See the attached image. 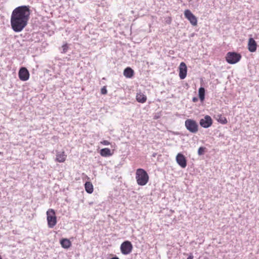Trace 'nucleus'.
I'll return each mask as SVG.
<instances>
[{"instance_id":"1","label":"nucleus","mask_w":259,"mask_h":259,"mask_svg":"<svg viewBox=\"0 0 259 259\" xmlns=\"http://www.w3.org/2000/svg\"><path fill=\"white\" fill-rule=\"evenodd\" d=\"M30 10L28 6H19L12 12L11 25L16 32H21L27 26L30 18Z\"/></svg>"},{"instance_id":"2","label":"nucleus","mask_w":259,"mask_h":259,"mask_svg":"<svg viewBox=\"0 0 259 259\" xmlns=\"http://www.w3.org/2000/svg\"><path fill=\"white\" fill-rule=\"evenodd\" d=\"M136 180L139 186L146 185L149 180V177L147 172L143 168H138L136 172Z\"/></svg>"},{"instance_id":"3","label":"nucleus","mask_w":259,"mask_h":259,"mask_svg":"<svg viewBox=\"0 0 259 259\" xmlns=\"http://www.w3.org/2000/svg\"><path fill=\"white\" fill-rule=\"evenodd\" d=\"M47 220L48 227L53 228L57 224V217L54 209L50 208L47 211Z\"/></svg>"},{"instance_id":"4","label":"nucleus","mask_w":259,"mask_h":259,"mask_svg":"<svg viewBox=\"0 0 259 259\" xmlns=\"http://www.w3.org/2000/svg\"><path fill=\"white\" fill-rule=\"evenodd\" d=\"M241 58V55L235 52H228L226 57V61L231 64L237 63Z\"/></svg>"},{"instance_id":"5","label":"nucleus","mask_w":259,"mask_h":259,"mask_svg":"<svg viewBox=\"0 0 259 259\" xmlns=\"http://www.w3.org/2000/svg\"><path fill=\"white\" fill-rule=\"evenodd\" d=\"M186 128L191 133H196L198 131V125L196 121L188 119L185 122Z\"/></svg>"},{"instance_id":"6","label":"nucleus","mask_w":259,"mask_h":259,"mask_svg":"<svg viewBox=\"0 0 259 259\" xmlns=\"http://www.w3.org/2000/svg\"><path fill=\"white\" fill-rule=\"evenodd\" d=\"M120 248L123 254L127 255L132 252L133 247L130 241H125L121 243Z\"/></svg>"},{"instance_id":"7","label":"nucleus","mask_w":259,"mask_h":259,"mask_svg":"<svg viewBox=\"0 0 259 259\" xmlns=\"http://www.w3.org/2000/svg\"><path fill=\"white\" fill-rule=\"evenodd\" d=\"M184 16L187 19L191 24L193 26H196L197 25V17L191 12L190 10L187 9L184 11Z\"/></svg>"},{"instance_id":"8","label":"nucleus","mask_w":259,"mask_h":259,"mask_svg":"<svg viewBox=\"0 0 259 259\" xmlns=\"http://www.w3.org/2000/svg\"><path fill=\"white\" fill-rule=\"evenodd\" d=\"M212 119L209 115H205L203 118L200 120L199 124L204 128H208L212 124Z\"/></svg>"},{"instance_id":"9","label":"nucleus","mask_w":259,"mask_h":259,"mask_svg":"<svg viewBox=\"0 0 259 259\" xmlns=\"http://www.w3.org/2000/svg\"><path fill=\"white\" fill-rule=\"evenodd\" d=\"M29 73L25 67H21L18 73L19 79L22 81H26L29 78Z\"/></svg>"},{"instance_id":"10","label":"nucleus","mask_w":259,"mask_h":259,"mask_svg":"<svg viewBox=\"0 0 259 259\" xmlns=\"http://www.w3.org/2000/svg\"><path fill=\"white\" fill-rule=\"evenodd\" d=\"M176 161L178 164L182 168L187 166V160L185 156L182 153H178L176 156Z\"/></svg>"},{"instance_id":"11","label":"nucleus","mask_w":259,"mask_h":259,"mask_svg":"<svg viewBox=\"0 0 259 259\" xmlns=\"http://www.w3.org/2000/svg\"><path fill=\"white\" fill-rule=\"evenodd\" d=\"M179 77L181 79H184L187 76V67L184 62H181L179 67Z\"/></svg>"},{"instance_id":"12","label":"nucleus","mask_w":259,"mask_h":259,"mask_svg":"<svg viewBox=\"0 0 259 259\" xmlns=\"http://www.w3.org/2000/svg\"><path fill=\"white\" fill-rule=\"evenodd\" d=\"M257 44L252 38H250L248 42V49L250 52H254L256 50Z\"/></svg>"},{"instance_id":"13","label":"nucleus","mask_w":259,"mask_h":259,"mask_svg":"<svg viewBox=\"0 0 259 259\" xmlns=\"http://www.w3.org/2000/svg\"><path fill=\"white\" fill-rule=\"evenodd\" d=\"M136 99L138 102L140 103H144L146 102L147 98V96L143 93L139 92V93H137Z\"/></svg>"},{"instance_id":"14","label":"nucleus","mask_w":259,"mask_h":259,"mask_svg":"<svg viewBox=\"0 0 259 259\" xmlns=\"http://www.w3.org/2000/svg\"><path fill=\"white\" fill-rule=\"evenodd\" d=\"M66 157L67 155L64 151L58 152L56 154V161L60 163L64 162L66 160Z\"/></svg>"},{"instance_id":"15","label":"nucleus","mask_w":259,"mask_h":259,"mask_svg":"<svg viewBox=\"0 0 259 259\" xmlns=\"http://www.w3.org/2000/svg\"><path fill=\"white\" fill-rule=\"evenodd\" d=\"M60 242L61 246L65 249H68L71 246V242L66 238L62 239Z\"/></svg>"},{"instance_id":"16","label":"nucleus","mask_w":259,"mask_h":259,"mask_svg":"<svg viewBox=\"0 0 259 259\" xmlns=\"http://www.w3.org/2000/svg\"><path fill=\"white\" fill-rule=\"evenodd\" d=\"M134 74V70L130 67H126L123 71V75L126 78H132Z\"/></svg>"},{"instance_id":"17","label":"nucleus","mask_w":259,"mask_h":259,"mask_svg":"<svg viewBox=\"0 0 259 259\" xmlns=\"http://www.w3.org/2000/svg\"><path fill=\"white\" fill-rule=\"evenodd\" d=\"M84 188L86 192L89 194L92 193L94 191L93 185L90 182H87L85 183Z\"/></svg>"},{"instance_id":"18","label":"nucleus","mask_w":259,"mask_h":259,"mask_svg":"<svg viewBox=\"0 0 259 259\" xmlns=\"http://www.w3.org/2000/svg\"><path fill=\"white\" fill-rule=\"evenodd\" d=\"M100 154L103 157H108L112 155V153H111V150L109 148H107L101 149L100 150Z\"/></svg>"},{"instance_id":"19","label":"nucleus","mask_w":259,"mask_h":259,"mask_svg":"<svg viewBox=\"0 0 259 259\" xmlns=\"http://www.w3.org/2000/svg\"><path fill=\"white\" fill-rule=\"evenodd\" d=\"M199 92V97L200 101L203 102L205 98V89L204 88L201 87L200 88L198 91Z\"/></svg>"},{"instance_id":"20","label":"nucleus","mask_w":259,"mask_h":259,"mask_svg":"<svg viewBox=\"0 0 259 259\" xmlns=\"http://www.w3.org/2000/svg\"><path fill=\"white\" fill-rule=\"evenodd\" d=\"M218 121L222 124H225L227 123V118L221 114L218 115Z\"/></svg>"},{"instance_id":"21","label":"nucleus","mask_w":259,"mask_h":259,"mask_svg":"<svg viewBox=\"0 0 259 259\" xmlns=\"http://www.w3.org/2000/svg\"><path fill=\"white\" fill-rule=\"evenodd\" d=\"M205 148L201 147L198 149V154L199 155H201L204 153Z\"/></svg>"},{"instance_id":"22","label":"nucleus","mask_w":259,"mask_h":259,"mask_svg":"<svg viewBox=\"0 0 259 259\" xmlns=\"http://www.w3.org/2000/svg\"><path fill=\"white\" fill-rule=\"evenodd\" d=\"M62 49H63L62 53H65L67 52V50L68 49V47L67 44H65L63 45L62 46Z\"/></svg>"},{"instance_id":"23","label":"nucleus","mask_w":259,"mask_h":259,"mask_svg":"<svg viewBox=\"0 0 259 259\" xmlns=\"http://www.w3.org/2000/svg\"><path fill=\"white\" fill-rule=\"evenodd\" d=\"M101 93L103 95H106L107 93V90L105 86L103 87L101 90Z\"/></svg>"},{"instance_id":"24","label":"nucleus","mask_w":259,"mask_h":259,"mask_svg":"<svg viewBox=\"0 0 259 259\" xmlns=\"http://www.w3.org/2000/svg\"><path fill=\"white\" fill-rule=\"evenodd\" d=\"M100 143L103 145H109L110 144V143L107 140H103Z\"/></svg>"},{"instance_id":"25","label":"nucleus","mask_w":259,"mask_h":259,"mask_svg":"<svg viewBox=\"0 0 259 259\" xmlns=\"http://www.w3.org/2000/svg\"><path fill=\"white\" fill-rule=\"evenodd\" d=\"M194 256L192 254V253H190L189 255V256L187 257V259H193Z\"/></svg>"},{"instance_id":"26","label":"nucleus","mask_w":259,"mask_h":259,"mask_svg":"<svg viewBox=\"0 0 259 259\" xmlns=\"http://www.w3.org/2000/svg\"><path fill=\"white\" fill-rule=\"evenodd\" d=\"M192 101L194 102H197L198 101V99L196 97H193V99H192Z\"/></svg>"},{"instance_id":"27","label":"nucleus","mask_w":259,"mask_h":259,"mask_svg":"<svg viewBox=\"0 0 259 259\" xmlns=\"http://www.w3.org/2000/svg\"><path fill=\"white\" fill-rule=\"evenodd\" d=\"M0 259H2V257L1 255H0Z\"/></svg>"}]
</instances>
